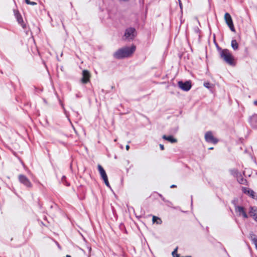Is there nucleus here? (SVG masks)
<instances>
[{"instance_id": "nucleus-1", "label": "nucleus", "mask_w": 257, "mask_h": 257, "mask_svg": "<svg viewBox=\"0 0 257 257\" xmlns=\"http://www.w3.org/2000/svg\"><path fill=\"white\" fill-rule=\"evenodd\" d=\"M136 47L135 45L124 47L118 49L113 53V56L116 59H121L131 56L135 52Z\"/></svg>"}, {"instance_id": "nucleus-2", "label": "nucleus", "mask_w": 257, "mask_h": 257, "mask_svg": "<svg viewBox=\"0 0 257 257\" xmlns=\"http://www.w3.org/2000/svg\"><path fill=\"white\" fill-rule=\"evenodd\" d=\"M221 58L226 63L230 65H234L235 62L231 53L227 49L222 50L220 53Z\"/></svg>"}, {"instance_id": "nucleus-3", "label": "nucleus", "mask_w": 257, "mask_h": 257, "mask_svg": "<svg viewBox=\"0 0 257 257\" xmlns=\"http://www.w3.org/2000/svg\"><path fill=\"white\" fill-rule=\"evenodd\" d=\"M137 32L133 28H129L125 30L123 38L127 41L133 40L136 36Z\"/></svg>"}, {"instance_id": "nucleus-4", "label": "nucleus", "mask_w": 257, "mask_h": 257, "mask_svg": "<svg viewBox=\"0 0 257 257\" xmlns=\"http://www.w3.org/2000/svg\"><path fill=\"white\" fill-rule=\"evenodd\" d=\"M204 138L205 141L208 143L215 144L218 142V139L214 135L213 132L211 131L206 132Z\"/></svg>"}, {"instance_id": "nucleus-5", "label": "nucleus", "mask_w": 257, "mask_h": 257, "mask_svg": "<svg viewBox=\"0 0 257 257\" xmlns=\"http://www.w3.org/2000/svg\"><path fill=\"white\" fill-rule=\"evenodd\" d=\"M97 168L98 171L100 173V175L101 176V177L102 179L103 180L104 183L107 187H110V185L108 182L107 176L105 170L102 168V167L100 165H98Z\"/></svg>"}, {"instance_id": "nucleus-6", "label": "nucleus", "mask_w": 257, "mask_h": 257, "mask_svg": "<svg viewBox=\"0 0 257 257\" xmlns=\"http://www.w3.org/2000/svg\"><path fill=\"white\" fill-rule=\"evenodd\" d=\"M178 85L181 89L186 91L189 90L192 86L191 82L190 81L185 82L179 81Z\"/></svg>"}, {"instance_id": "nucleus-7", "label": "nucleus", "mask_w": 257, "mask_h": 257, "mask_svg": "<svg viewBox=\"0 0 257 257\" xmlns=\"http://www.w3.org/2000/svg\"><path fill=\"white\" fill-rule=\"evenodd\" d=\"M224 19L226 22V23L228 25V26L229 27L230 30L234 32L235 30L234 28V26L233 24L232 18L231 17V16L228 13H226L224 15Z\"/></svg>"}, {"instance_id": "nucleus-8", "label": "nucleus", "mask_w": 257, "mask_h": 257, "mask_svg": "<svg viewBox=\"0 0 257 257\" xmlns=\"http://www.w3.org/2000/svg\"><path fill=\"white\" fill-rule=\"evenodd\" d=\"M90 77V73L87 70H83L82 71V78L81 79V82L83 83H88L89 81Z\"/></svg>"}, {"instance_id": "nucleus-9", "label": "nucleus", "mask_w": 257, "mask_h": 257, "mask_svg": "<svg viewBox=\"0 0 257 257\" xmlns=\"http://www.w3.org/2000/svg\"><path fill=\"white\" fill-rule=\"evenodd\" d=\"M162 138L164 140H166L172 144L176 143L178 142L177 139L171 135H165L163 136Z\"/></svg>"}, {"instance_id": "nucleus-10", "label": "nucleus", "mask_w": 257, "mask_h": 257, "mask_svg": "<svg viewBox=\"0 0 257 257\" xmlns=\"http://www.w3.org/2000/svg\"><path fill=\"white\" fill-rule=\"evenodd\" d=\"M236 211L237 213L240 216H243L244 218L247 217V214L244 210V208L241 206H237L236 207Z\"/></svg>"}, {"instance_id": "nucleus-11", "label": "nucleus", "mask_w": 257, "mask_h": 257, "mask_svg": "<svg viewBox=\"0 0 257 257\" xmlns=\"http://www.w3.org/2000/svg\"><path fill=\"white\" fill-rule=\"evenodd\" d=\"M250 215L257 221V209L255 207H251L249 211Z\"/></svg>"}, {"instance_id": "nucleus-12", "label": "nucleus", "mask_w": 257, "mask_h": 257, "mask_svg": "<svg viewBox=\"0 0 257 257\" xmlns=\"http://www.w3.org/2000/svg\"><path fill=\"white\" fill-rule=\"evenodd\" d=\"M20 180L21 182L23 183L25 185L29 186L30 185L29 181L27 180V179L24 176H20Z\"/></svg>"}, {"instance_id": "nucleus-13", "label": "nucleus", "mask_w": 257, "mask_h": 257, "mask_svg": "<svg viewBox=\"0 0 257 257\" xmlns=\"http://www.w3.org/2000/svg\"><path fill=\"white\" fill-rule=\"evenodd\" d=\"M153 222L154 223L160 224L162 223V220L160 218L154 216L153 217Z\"/></svg>"}, {"instance_id": "nucleus-14", "label": "nucleus", "mask_w": 257, "mask_h": 257, "mask_svg": "<svg viewBox=\"0 0 257 257\" xmlns=\"http://www.w3.org/2000/svg\"><path fill=\"white\" fill-rule=\"evenodd\" d=\"M231 47L233 49L236 50L238 49V45L236 40H232L231 42Z\"/></svg>"}, {"instance_id": "nucleus-15", "label": "nucleus", "mask_w": 257, "mask_h": 257, "mask_svg": "<svg viewBox=\"0 0 257 257\" xmlns=\"http://www.w3.org/2000/svg\"><path fill=\"white\" fill-rule=\"evenodd\" d=\"M244 192L245 193L248 194L250 196L254 197V193L253 191L249 190L248 189H244Z\"/></svg>"}, {"instance_id": "nucleus-16", "label": "nucleus", "mask_w": 257, "mask_h": 257, "mask_svg": "<svg viewBox=\"0 0 257 257\" xmlns=\"http://www.w3.org/2000/svg\"><path fill=\"white\" fill-rule=\"evenodd\" d=\"M17 18L19 23L23 25L24 23V21L22 17L20 15H17Z\"/></svg>"}, {"instance_id": "nucleus-17", "label": "nucleus", "mask_w": 257, "mask_h": 257, "mask_svg": "<svg viewBox=\"0 0 257 257\" xmlns=\"http://www.w3.org/2000/svg\"><path fill=\"white\" fill-rule=\"evenodd\" d=\"M204 85L205 87H206L208 88H211L213 86V85L212 84L210 83L209 82H205L204 84Z\"/></svg>"}, {"instance_id": "nucleus-18", "label": "nucleus", "mask_w": 257, "mask_h": 257, "mask_svg": "<svg viewBox=\"0 0 257 257\" xmlns=\"http://www.w3.org/2000/svg\"><path fill=\"white\" fill-rule=\"evenodd\" d=\"M25 2L26 4L28 5H36V3L35 2H31L29 0H25Z\"/></svg>"}, {"instance_id": "nucleus-19", "label": "nucleus", "mask_w": 257, "mask_h": 257, "mask_svg": "<svg viewBox=\"0 0 257 257\" xmlns=\"http://www.w3.org/2000/svg\"><path fill=\"white\" fill-rule=\"evenodd\" d=\"M160 148L161 150L162 151L164 150V146L163 145L160 144Z\"/></svg>"}, {"instance_id": "nucleus-20", "label": "nucleus", "mask_w": 257, "mask_h": 257, "mask_svg": "<svg viewBox=\"0 0 257 257\" xmlns=\"http://www.w3.org/2000/svg\"><path fill=\"white\" fill-rule=\"evenodd\" d=\"M240 183L243 184L245 181L242 179H240V180H238Z\"/></svg>"}, {"instance_id": "nucleus-21", "label": "nucleus", "mask_w": 257, "mask_h": 257, "mask_svg": "<svg viewBox=\"0 0 257 257\" xmlns=\"http://www.w3.org/2000/svg\"><path fill=\"white\" fill-rule=\"evenodd\" d=\"M254 243L256 247H257V240L256 239L254 240Z\"/></svg>"}, {"instance_id": "nucleus-22", "label": "nucleus", "mask_w": 257, "mask_h": 257, "mask_svg": "<svg viewBox=\"0 0 257 257\" xmlns=\"http://www.w3.org/2000/svg\"><path fill=\"white\" fill-rule=\"evenodd\" d=\"M126 149L127 150H128V149H129V146H126Z\"/></svg>"}, {"instance_id": "nucleus-23", "label": "nucleus", "mask_w": 257, "mask_h": 257, "mask_svg": "<svg viewBox=\"0 0 257 257\" xmlns=\"http://www.w3.org/2000/svg\"><path fill=\"white\" fill-rule=\"evenodd\" d=\"M256 104H257V102H256Z\"/></svg>"}]
</instances>
